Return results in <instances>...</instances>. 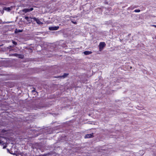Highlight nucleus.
<instances>
[{"label": "nucleus", "mask_w": 156, "mask_h": 156, "mask_svg": "<svg viewBox=\"0 0 156 156\" xmlns=\"http://www.w3.org/2000/svg\"><path fill=\"white\" fill-rule=\"evenodd\" d=\"M93 136V135L92 134H87L85 136V138H90L92 137Z\"/></svg>", "instance_id": "obj_6"}, {"label": "nucleus", "mask_w": 156, "mask_h": 156, "mask_svg": "<svg viewBox=\"0 0 156 156\" xmlns=\"http://www.w3.org/2000/svg\"><path fill=\"white\" fill-rule=\"evenodd\" d=\"M4 10H7V11H9L11 10L10 9V8L8 7V8H5L4 9Z\"/></svg>", "instance_id": "obj_9"}, {"label": "nucleus", "mask_w": 156, "mask_h": 156, "mask_svg": "<svg viewBox=\"0 0 156 156\" xmlns=\"http://www.w3.org/2000/svg\"><path fill=\"white\" fill-rule=\"evenodd\" d=\"M10 153L12 154H14L12 153Z\"/></svg>", "instance_id": "obj_20"}, {"label": "nucleus", "mask_w": 156, "mask_h": 156, "mask_svg": "<svg viewBox=\"0 0 156 156\" xmlns=\"http://www.w3.org/2000/svg\"><path fill=\"white\" fill-rule=\"evenodd\" d=\"M33 9H34L33 8H31L30 9H24L23 10V11L25 13H26L32 11Z\"/></svg>", "instance_id": "obj_3"}, {"label": "nucleus", "mask_w": 156, "mask_h": 156, "mask_svg": "<svg viewBox=\"0 0 156 156\" xmlns=\"http://www.w3.org/2000/svg\"><path fill=\"white\" fill-rule=\"evenodd\" d=\"M22 30H20L16 29L15 32H16L17 33V32H22Z\"/></svg>", "instance_id": "obj_10"}, {"label": "nucleus", "mask_w": 156, "mask_h": 156, "mask_svg": "<svg viewBox=\"0 0 156 156\" xmlns=\"http://www.w3.org/2000/svg\"><path fill=\"white\" fill-rule=\"evenodd\" d=\"M140 9H136L134 10V12H140Z\"/></svg>", "instance_id": "obj_12"}, {"label": "nucleus", "mask_w": 156, "mask_h": 156, "mask_svg": "<svg viewBox=\"0 0 156 156\" xmlns=\"http://www.w3.org/2000/svg\"><path fill=\"white\" fill-rule=\"evenodd\" d=\"M12 43H13V44H14L15 45H16L17 44L16 42L14 41H13Z\"/></svg>", "instance_id": "obj_14"}, {"label": "nucleus", "mask_w": 156, "mask_h": 156, "mask_svg": "<svg viewBox=\"0 0 156 156\" xmlns=\"http://www.w3.org/2000/svg\"><path fill=\"white\" fill-rule=\"evenodd\" d=\"M7 151H8V152H9V150L8 149H7Z\"/></svg>", "instance_id": "obj_17"}, {"label": "nucleus", "mask_w": 156, "mask_h": 156, "mask_svg": "<svg viewBox=\"0 0 156 156\" xmlns=\"http://www.w3.org/2000/svg\"><path fill=\"white\" fill-rule=\"evenodd\" d=\"M155 39H156V36L155 37Z\"/></svg>", "instance_id": "obj_19"}, {"label": "nucleus", "mask_w": 156, "mask_h": 156, "mask_svg": "<svg viewBox=\"0 0 156 156\" xmlns=\"http://www.w3.org/2000/svg\"><path fill=\"white\" fill-rule=\"evenodd\" d=\"M105 44L104 42H101L99 45V48L100 51H101L105 47Z\"/></svg>", "instance_id": "obj_2"}, {"label": "nucleus", "mask_w": 156, "mask_h": 156, "mask_svg": "<svg viewBox=\"0 0 156 156\" xmlns=\"http://www.w3.org/2000/svg\"><path fill=\"white\" fill-rule=\"evenodd\" d=\"M0 12H1L2 14H3V11H0ZM2 23H3L2 22V21L1 20H0V24H2Z\"/></svg>", "instance_id": "obj_11"}, {"label": "nucleus", "mask_w": 156, "mask_h": 156, "mask_svg": "<svg viewBox=\"0 0 156 156\" xmlns=\"http://www.w3.org/2000/svg\"><path fill=\"white\" fill-rule=\"evenodd\" d=\"M152 26L154 27H155V28H156V25H152Z\"/></svg>", "instance_id": "obj_15"}, {"label": "nucleus", "mask_w": 156, "mask_h": 156, "mask_svg": "<svg viewBox=\"0 0 156 156\" xmlns=\"http://www.w3.org/2000/svg\"><path fill=\"white\" fill-rule=\"evenodd\" d=\"M91 53V52L88 51H86L84 52V54L86 55H89Z\"/></svg>", "instance_id": "obj_7"}, {"label": "nucleus", "mask_w": 156, "mask_h": 156, "mask_svg": "<svg viewBox=\"0 0 156 156\" xmlns=\"http://www.w3.org/2000/svg\"><path fill=\"white\" fill-rule=\"evenodd\" d=\"M25 19L26 20H27L28 22L30 21H31L30 18H29V17L27 16L25 17Z\"/></svg>", "instance_id": "obj_8"}, {"label": "nucleus", "mask_w": 156, "mask_h": 156, "mask_svg": "<svg viewBox=\"0 0 156 156\" xmlns=\"http://www.w3.org/2000/svg\"><path fill=\"white\" fill-rule=\"evenodd\" d=\"M21 57L22 56H19V57L20 58H21Z\"/></svg>", "instance_id": "obj_18"}, {"label": "nucleus", "mask_w": 156, "mask_h": 156, "mask_svg": "<svg viewBox=\"0 0 156 156\" xmlns=\"http://www.w3.org/2000/svg\"><path fill=\"white\" fill-rule=\"evenodd\" d=\"M32 19L35 21L37 24H40L42 23V22H41L38 19L35 17H34Z\"/></svg>", "instance_id": "obj_5"}, {"label": "nucleus", "mask_w": 156, "mask_h": 156, "mask_svg": "<svg viewBox=\"0 0 156 156\" xmlns=\"http://www.w3.org/2000/svg\"><path fill=\"white\" fill-rule=\"evenodd\" d=\"M14 55L15 56H17L18 55L16 54H15Z\"/></svg>", "instance_id": "obj_16"}, {"label": "nucleus", "mask_w": 156, "mask_h": 156, "mask_svg": "<svg viewBox=\"0 0 156 156\" xmlns=\"http://www.w3.org/2000/svg\"><path fill=\"white\" fill-rule=\"evenodd\" d=\"M67 75H68L67 74H64V75L63 76H62V77H63V78H64V77H65Z\"/></svg>", "instance_id": "obj_13"}, {"label": "nucleus", "mask_w": 156, "mask_h": 156, "mask_svg": "<svg viewBox=\"0 0 156 156\" xmlns=\"http://www.w3.org/2000/svg\"><path fill=\"white\" fill-rule=\"evenodd\" d=\"M58 28H59V27L55 26V27H49V29L50 30H57L58 29Z\"/></svg>", "instance_id": "obj_4"}, {"label": "nucleus", "mask_w": 156, "mask_h": 156, "mask_svg": "<svg viewBox=\"0 0 156 156\" xmlns=\"http://www.w3.org/2000/svg\"><path fill=\"white\" fill-rule=\"evenodd\" d=\"M3 140H5V139L0 137V144L3 145V148L4 149L7 146L6 144L4 142Z\"/></svg>", "instance_id": "obj_1"}]
</instances>
